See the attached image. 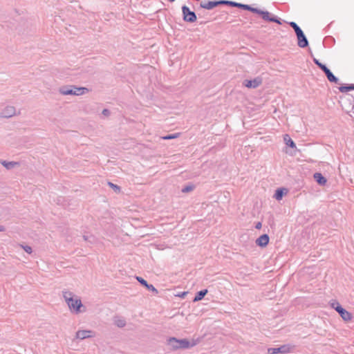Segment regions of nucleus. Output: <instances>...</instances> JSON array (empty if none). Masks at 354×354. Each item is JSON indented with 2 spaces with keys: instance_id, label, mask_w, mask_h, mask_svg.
<instances>
[{
  "instance_id": "nucleus-1",
  "label": "nucleus",
  "mask_w": 354,
  "mask_h": 354,
  "mask_svg": "<svg viewBox=\"0 0 354 354\" xmlns=\"http://www.w3.org/2000/svg\"><path fill=\"white\" fill-rule=\"evenodd\" d=\"M62 295L71 311H74L76 313L81 312L80 308L83 305L81 299L77 296L75 297L72 292L67 290L62 291Z\"/></svg>"
},
{
  "instance_id": "nucleus-2",
  "label": "nucleus",
  "mask_w": 354,
  "mask_h": 354,
  "mask_svg": "<svg viewBox=\"0 0 354 354\" xmlns=\"http://www.w3.org/2000/svg\"><path fill=\"white\" fill-rule=\"evenodd\" d=\"M168 345L173 349H186L196 345L195 342L191 343L187 339H178L175 337H170L168 339Z\"/></svg>"
},
{
  "instance_id": "nucleus-3",
  "label": "nucleus",
  "mask_w": 354,
  "mask_h": 354,
  "mask_svg": "<svg viewBox=\"0 0 354 354\" xmlns=\"http://www.w3.org/2000/svg\"><path fill=\"white\" fill-rule=\"evenodd\" d=\"M88 89L85 87H77L74 85L62 86L59 88V93L63 95H81Z\"/></svg>"
},
{
  "instance_id": "nucleus-4",
  "label": "nucleus",
  "mask_w": 354,
  "mask_h": 354,
  "mask_svg": "<svg viewBox=\"0 0 354 354\" xmlns=\"http://www.w3.org/2000/svg\"><path fill=\"white\" fill-rule=\"evenodd\" d=\"M331 306L334 308L341 316L344 321H350L352 319V315L341 306V305L335 301L331 304Z\"/></svg>"
},
{
  "instance_id": "nucleus-5",
  "label": "nucleus",
  "mask_w": 354,
  "mask_h": 354,
  "mask_svg": "<svg viewBox=\"0 0 354 354\" xmlns=\"http://www.w3.org/2000/svg\"><path fill=\"white\" fill-rule=\"evenodd\" d=\"M182 12L183 15V20L187 22L193 23L196 21V15L194 12L191 11L189 8L183 6L182 7Z\"/></svg>"
},
{
  "instance_id": "nucleus-6",
  "label": "nucleus",
  "mask_w": 354,
  "mask_h": 354,
  "mask_svg": "<svg viewBox=\"0 0 354 354\" xmlns=\"http://www.w3.org/2000/svg\"><path fill=\"white\" fill-rule=\"evenodd\" d=\"M290 351L289 345H283L279 348H269L268 349V354L288 353Z\"/></svg>"
},
{
  "instance_id": "nucleus-7",
  "label": "nucleus",
  "mask_w": 354,
  "mask_h": 354,
  "mask_svg": "<svg viewBox=\"0 0 354 354\" xmlns=\"http://www.w3.org/2000/svg\"><path fill=\"white\" fill-rule=\"evenodd\" d=\"M262 84V79L261 77H256L254 80H245L243 84L248 88H255Z\"/></svg>"
},
{
  "instance_id": "nucleus-8",
  "label": "nucleus",
  "mask_w": 354,
  "mask_h": 354,
  "mask_svg": "<svg viewBox=\"0 0 354 354\" xmlns=\"http://www.w3.org/2000/svg\"><path fill=\"white\" fill-rule=\"evenodd\" d=\"M15 108L12 106H8L0 112L1 118H10L15 115Z\"/></svg>"
},
{
  "instance_id": "nucleus-9",
  "label": "nucleus",
  "mask_w": 354,
  "mask_h": 354,
  "mask_svg": "<svg viewBox=\"0 0 354 354\" xmlns=\"http://www.w3.org/2000/svg\"><path fill=\"white\" fill-rule=\"evenodd\" d=\"M297 44L300 48H306L308 46V41L303 31L297 33Z\"/></svg>"
},
{
  "instance_id": "nucleus-10",
  "label": "nucleus",
  "mask_w": 354,
  "mask_h": 354,
  "mask_svg": "<svg viewBox=\"0 0 354 354\" xmlns=\"http://www.w3.org/2000/svg\"><path fill=\"white\" fill-rule=\"evenodd\" d=\"M269 239L268 234H262L256 240V244L260 247H266L269 243Z\"/></svg>"
},
{
  "instance_id": "nucleus-11",
  "label": "nucleus",
  "mask_w": 354,
  "mask_h": 354,
  "mask_svg": "<svg viewBox=\"0 0 354 354\" xmlns=\"http://www.w3.org/2000/svg\"><path fill=\"white\" fill-rule=\"evenodd\" d=\"M270 14L268 11H263V12H261V17L264 20L271 22H275L278 24H281L279 19L277 18L276 17H270Z\"/></svg>"
},
{
  "instance_id": "nucleus-12",
  "label": "nucleus",
  "mask_w": 354,
  "mask_h": 354,
  "mask_svg": "<svg viewBox=\"0 0 354 354\" xmlns=\"http://www.w3.org/2000/svg\"><path fill=\"white\" fill-rule=\"evenodd\" d=\"M200 6L201 8L207 9V10H212L214 7L218 6L217 1H202L200 3Z\"/></svg>"
},
{
  "instance_id": "nucleus-13",
  "label": "nucleus",
  "mask_w": 354,
  "mask_h": 354,
  "mask_svg": "<svg viewBox=\"0 0 354 354\" xmlns=\"http://www.w3.org/2000/svg\"><path fill=\"white\" fill-rule=\"evenodd\" d=\"M323 72L325 73L329 82L336 84L338 83V78L333 75V73L330 71V69L326 68V69H325V71H324Z\"/></svg>"
},
{
  "instance_id": "nucleus-14",
  "label": "nucleus",
  "mask_w": 354,
  "mask_h": 354,
  "mask_svg": "<svg viewBox=\"0 0 354 354\" xmlns=\"http://www.w3.org/2000/svg\"><path fill=\"white\" fill-rule=\"evenodd\" d=\"M92 331L91 330H78L76 333V338L80 339H84L86 338L91 337L90 333H91Z\"/></svg>"
},
{
  "instance_id": "nucleus-15",
  "label": "nucleus",
  "mask_w": 354,
  "mask_h": 354,
  "mask_svg": "<svg viewBox=\"0 0 354 354\" xmlns=\"http://www.w3.org/2000/svg\"><path fill=\"white\" fill-rule=\"evenodd\" d=\"M0 163L5 167L7 169L10 170L13 169L15 166H17L19 165L18 162L15 161H10L8 162L6 160H0Z\"/></svg>"
},
{
  "instance_id": "nucleus-16",
  "label": "nucleus",
  "mask_w": 354,
  "mask_h": 354,
  "mask_svg": "<svg viewBox=\"0 0 354 354\" xmlns=\"http://www.w3.org/2000/svg\"><path fill=\"white\" fill-rule=\"evenodd\" d=\"M314 178L317 183L320 185H324L326 183V179L322 176L321 173H315L314 174Z\"/></svg>"
},
{
  "instance_id": "nucleus-17",
  "label": "nucleus",
  "mask_w": 354,
  "mask_h": 354,
  "mask_svg": "<svg viewBox=\"0 0 354 354\" xmlns=\"http://www.w3.org/2000/svg\"><path fill=\"white\" fill-rule=\"evenodd\" d=\"M207 289H204V290H200L198 291L194 298V301H201V299H203V297L207 295Z\"/></svg>"
},
{
  "instance_id": "nucleus-18",
  "label": "nucleus",
  "mask_w": 354,
  "mask_h": 354,
  "mask_svg": "<svg viewBox=\"0 0 354 354\" xmlns=\"http://www.w3.org/2000/svg\"><path fill=\"white\" fill-rule=\"evenodd\" d=\"M283 140L286 142V144L291 147V148H295L296 147V145H295V143L294 142V141L290 138V136L288 135V134H286L284 136V138H283Z\"/></svg>"
},
{
  "instance_id": "nucleus-19",
  "label": "nucleus",
  "mask_w": 354,
  "mask_h": 354,
  "mask_svg": "<svg viewBox=\"0 0 354 354\" xmlns=\"http://www.w3.org/2000/svg\"><path fill=\"white\" fill-rule=\"evenodd\" d=\"M284 191H287L286 189H283V188H280V189H277L275 192V194H274V198L277 200V201H279L282 198L283 194H284Z\"/></svg>"
},
{
  "instance_id": "nucleus-20",
  "label": "nucleus",
  "mask_w": 354,
  "mask_h": 354,
  "mask_svg": "<svg viewBox=\"0 0 354 354\" xmlns=\"http://www.w3.org/2000/svg\"><path fill=\"white\" fill-rule=\"evenodd\" d=\"M234 7L242 8L243 10H249V11L250 10V8H251V6L250 5L243 4V3H237L235 1L234 2Z\"/></svg>"
},
{
  "instance_id": "nucleus-21",
  "label": "nucleus",
  "mask_w": 354,
  "mask_h": 354,
  "mask_svg": "<svg viewBox=\"0 0 354 354\" xmlns=\"http://www.w3.org/2000/svg\"><path fill=\"white\" fill-rule=\"evenodd\" d=\"M114 324L119 328H122L125 326L126 322L124 319L120 318H115L114 319Z\"/></svg>"
},
{
  "instance_id": "nucleus-22",
  "label": "nucleus",
  "mask_w": 354,
  "mask_h": 354,
  "mask_svg": "<svg viewBox=\"0 0 354 354\" xmlns=\"http://www.w3.org/2000/svg\"><path fill=\"white\" fill-rule=\"evenodd\" d=\"M339 90L341 93H346L350 91L351 90H353V84L342 86L339 87Z\"/></svg>"
},
{
  "instance_id": "nucleus-23",
  "label": "nucleus",
  "mask_w": 354,
  "mask_h": 354,
  "mask_svg": "<svg viewBox=\"0 0 354 354\" xmlns=\"http://www.w3.org/2000/svg\"><path fill=\"white\" fill-rule=\"evenodd\" d=\"M234 1H228V0H219V1H217L218 6L226 5V6H232V7H234Z\"/></svg>"
},
{
  "instance_id": "nucleus-24",
  "label": "nucleus",
  "mask_w": 354,
  "mask_h": 354,
  "mask_svg": "<svg viewBox=\"0 0 354 354\" xmlns=\"http://www.w3.org/2000/svg\"><path fill=\"white\" fill-rule=\"evenodd\" d=\"M289 25L294 29L296 35L302 31L300 27L294 21L289 22Z\"/></svg>"
},
{
  "instance_id": "nucleus-25",
  "label": "nucleus",
  "mask_w": 354,
  "mask_h": 354,
  "mask_svg": "<svg viewBox=\"0 0 354 354\" xmlns=\"http://www.w3.org/2000/svg\"><path fill=\"white\" fill-rule=\"evenodd\" d=\"M313 62L322 71L326 69L327 66L325 64H322L318 59L314 58Z\"/></svg>"
},
{
  "instance_id": "nucleus-26",
  "label": "nucleus",
  "mask_w": 354,
  "mask_h": 354,
  "mask_svg": "<svg viewBox=\"0 0 354 354\" xmlns=\"http://www.w3.org/2000/svg\"><path fill=\"white\" fill-rule=\"evenodd\" d=\"M108 185H109L110 187H111L114 190L115 192H116V193L120 192L121 189H120V187H119L118 185H115L111 182H109L108 183Z\"/></svg>"
},
{
  "instance_id": "nucleus-27",
  "label": "nucleus",
  "mask_w": 354,
  "mask_h": 354,
  "mask_svg": "<svg viewBox=\"0 0 354 354\" xmlns=\"http://www.w3.org/2000/svg\"><path fill=\"white\" fill-rule=\"evenodd\" d=\"M193 189H194L193 185H187L182 189V192L183 193H187V192L192 191Z\"/></svg>"
},
{
  "instance_id": "nucleus-28",
  "label": "nucleus",
  "mask_w": 354,
  "mask_h": 354,
  "mask_svg": "<svg viewBox=\"0 0 354 354\" xmlns=\"http://www.w3.org/2000/svg\"><path fill=\"white\" fill-rule=\"evenodd\" d=\"M20 246L28 254H31L32 252V248L30 246H28V245H20Z\"/></svg>"
},
{
  "instance_id": "nucleus-29",
  "label": "nucleus",
  "mask_w": 354,
  "mask_h": 354,
  "mask_svg": "<svg viewBox=\"0 0 354 354\" xmlns=\"http://www.w3.org/2000/svg\"><path fill=\"white\" fill-rule=\"evenodd\" d=\"M250 11H251V12H252L254 13L259 14L260 15H261V12H263V10H259V9L256 8H252V6L250 8Z\"/></svg>"
},
{
  "instance_id": "nucleus-30",
  "label": "nucleus",
  "mask_w": 354,
  "mask_h": 354,
  "mask_svg": "<svg viewBox=\"0 0 354 354\" xmlns=\"http://www.w3.org/2000/svg\"><path fill=\"white\" fill-rule=\"evenodd\" d=\"M137 280L142 284L144 286H147V282L146 280H145L144 279H142V277H136Z\"/></svg>"
},
{
  "instance_id": "nucleus-31",
  "label": "nucleus",
  "mask_w": 354,
  "mask_h": 354,
  "mask_svg": "<svg viewBox=\"0 0 354 354\" xmlns=\"http://www.w3.org/2000/svg\"><path fill=\"white\" fill-rule=\"evenodd\" d=\"M149 290H151L153 292H155L156 293L158 292V290H156V288H154V286L151 284H148L147 283V286H145Z\"/></svg>"
},
{
  "instance_id": "nucleus-32",
  "label": "nucleus",
  "mask_w": 354,
  "mask_h": 354,
  "mask_svg": "<svg viewBox=\"0 0 354 354\" xmlns=\"http://www.w3.org/2000/svg\"><path fill=\"white\" fill-rule=\"evenodd\" d=\"M177 138V134H170L167 136L163 137L165 140H170Z\"/></svg>"
},
{
  "instance_id": "nucleus-33",
  "label": "nucleus",
  "mask_w": 354,
  "mask_h": 354,
  "mask_svg": "<svg viewBox=\"0 0 354 354\" xmlns=\"http://www.w3.org/2000/svg\"><path fill=\"white\" fill-rule=\"evenodd\" d=\"M102 113L104 115V116H109L110 115V111L109 109H104Z\"/></svg>"
},
{
  "instance_id": "nucleus-34",
  "label": "nucleus",
  "mask_w": 354,
  "mask_h": 354,
  "mask_svg": "<svg viewBox=\"0 0 354 354\" xmlns=\"http://www.w3.org/2000/svg\"><path fill=\"white\" fill-rule=\"evenodd\" d=\"M262 227V224L261 222H258L256 223L255 227L256 229L260 230Z\"/></svg>"
},
{
  "instance_id": "nucleus-35",
  "label": "nucleus",
  "mask_w": 354,
  "mask_h": 354,
  "mask_svg": "<svg viewBox=\"0 0 354 354\" xmlns=\"http://www.w3.org/2000/svg\"><path fill=\"white\" fill-rule=\"evenodd\" d=\"M6 228L3 225H0V232H5Z\"/></svg>"
},
{
  "instance_id": "nucleus-36",
  "label": "nucleus",
  "mask_w": 354,
  "mask_h": 354,
  "mask_svg": "<svg viewBox=\"0 0 354 354\" xmlns=\"http://www.w3.org/2000/svg\"><path fill=\"white\" fill-rule=\"evenodd\" d=\"M170 2H174L176 0H169Z\"/></svg>"
},
{
  "instance_id": "nucleus-37",
  "label": "nucleus",
  "mask_w": 354,
  "mask_h": 354,
  "mask_svg": "<svg viewBox=\"0 0 354 354\" xmlns=\"http://www.w3.org/2000/svg\"><path fill=\"white\" fill-rule=\"evenodd\" d=\"M84 239L86 240V236H84Z\"/></svg>"
},
{
  "instance_id": "nucleus-38",
  "label": "nucleus",
  "mask_w": 354,
  "mask_h": 354,
  "mask_svg": "<svg viewBox=\"0 0 354 354\" xmlns=\"http://www.w3.org/2000/svg\"><path fill=\"white\" fill-rule=\"evenodd\" d=\"M353 90H354V84H353Z\"/></svg>"
}]
</instances>
